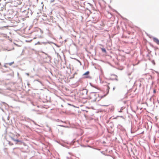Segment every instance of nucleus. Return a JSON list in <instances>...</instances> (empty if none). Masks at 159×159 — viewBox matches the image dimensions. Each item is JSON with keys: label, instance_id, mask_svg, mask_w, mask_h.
I'll return each mask as SVG.
<instances>
[{"label": "nucleus", "instance_id": "nucleus-1", "mask_svg": "<svg viewBox=\"0 0 159 159\" xmlns=\"http://www.w3.org/2000/svg\"><path fill=\"white\" fill-rule=\"evenodd\" d=\"M89 97L93 102L98 101L102 98V97H100L99 94L97 93H91L89 95Z\"/></svg>", "mask_w": 159, "mask_h": 159}, {"label": "nucleus", "instance_id": "nucleus-2", "mask_svg": "<svg viewBox=\"0 0 159 159\" xmlns=\"http://www.w3.org/2000/svg\"><path fill=\"white\" fill-rule=\"evenodd\" d=\"M153 40L154 42L159 45V40L158 39L156 38H153Z\"/></svg>", "mask_w": 159, "mask_h": 159}, {"label": "nucleus", "instance_id": "nucleus-3", "mask_svg": "<svg viewBox=\"0 0 159 159\" xmlns=\"http://www.w3.org/2000/svg\"><path fill=\"white\" fill-rule=\"evenodd\" d=\"M101 49L103 52H104L105 53H107V51L105 48H102Z\"/></svg>", "mask_w": 159, "mask_h": 159}, {"label": "nucleus", "instance_id": "nucleus-4", "mask_svg": "<svg viewBox=\"0 0 159 159\" xmlns=\"http://www.w3.org/2000/svg\"><path fill=\"white\" fill-rule=\"evenodd\" d=\"M14 62H10V63H6V65H8L9 66H11L12 64L14 63Z\"/></svg>", "mask_w": 159, "mask_h": 159}, {"label": "nucleus", "instance_id": "nucleus-5", "mask_svg": "<svg viewBox=\"0 0 159 159\" xmlns=\"http://www.w3.org/2000/svg\"><path fill=\"white\" fill-rule=\"evenodd\" d=\"M89 71H87L86 72H85V73L84 74V75H87L89 74Z\"/></svg>", "mask_w": 159, "mask_h": 159}, {"label": "nucleus", "instance_id": "nucleus-6", "mask_svg": "<svg viewBox=\"0 0 159 159\" xmlns=\"http://www.w3.org/2000/svg\"><path fill=\"white\" fill-rule=\"evenodd\" d=\"M13 140L15 141V142H20V141L18 140V139H13Z\"/></svg>", "mask_w": 159, "mask_h": 159}, {"label": "nucleus", "instance_id": "nucleus-7", "mask_svg": "<svg viewBox=\"0 0 159 159\" xmlns=\"http://www.w3.org/2000/svg\"><path fill=\"white\" fill-rule=\"evenodd\" d=\"M4 66L5 67H6V68L7 67L5 65Z\"/></svg>", "mask_w": 159, "mask_h": 159}, {"label": "nucleus", "instance_id": "nucleus-8", "mask_svg": "<svg viewBox=\"0 0 159 159\" xmlns=\"http://www.w3.org/2000/svg\"><path fill=\"white\" fill-rule=\"evenodd\" d=\"M122 112V111L121 110H120V112Z\"/></svg>", "mask_w": 159, "mask_h": 159}, {"label": "nucleus", "instance_id": "nucleus-9", "mask_svg": "<svg viewBox=\"0 0 159 159\" xmlns=\"http://www.w3.org/2000/svg\"><path fill=\"white\" fill-rule=\"evenodd\" d=\"M154 92H155V90H154Z\"/></svg>", "mask_w": 159, "mask_h": 159}, {"label": "nucleus", "instance_id": "nucleus-10", "mask_svg": "<svg viewBox=\"0 0 159 159\" xmlns=\"http://www.w3.org/2000/svg\"><path fill=\"white\" fill-rule=\"evenodd\" d=\"M0 65H1V63H0Z\"/></svg>", "mask_w": 159, "mask_h": 159}]
</instances>
